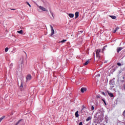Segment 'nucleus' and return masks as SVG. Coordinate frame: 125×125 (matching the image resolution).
I'll return each mask as SVG.
<instances>
[{
    "instance_id": "nucleus-15",
    "label": "nucleus",
    "mask_w": 125,
    "mask_h": 125,
    "mask_svg": "<svg viewBox=\"0 0 125 125\" xmlns=\"http://www.w3.org/2000/svg\"><path fill=\"white\" fill-rule=\"evenodd\" d=\"M88 63H89V61H87V62H85V63H84V65L85 66L86 65H87V64H88Z\"/></svg>"
},
{
    "instance_id": "nucleus-3",
    "label": "nucleus",
    "mask_w": 125,
    "mask_h": 125,
    "mask_svg": "<svg viewBox=\"0 0 125 125\" xmlns=\"http://www.w3.org/2000/svg\"><path fill=\"white\" fill-rule=\"evenodd\" d=\"M26 82H28V81H31V80H32V76H31V75L28 74L27 76H26Z\"/></svg>"
},
{
    "instance_id": "nucleus-32",
    "label": "nucleus",
    "mask_w": 125,
    "mask_h": 125,
    "mask_svg": "<svg viewBox=\"0 0 125 125\" xmlns=\"http://www.w3.org/2000/svg\"><path fill=\"white\" fill-rule=\"evenodd\" d=\"M21 70H22V68H21Z\"/></svg>"
},
{
    "instance_id": "nucleus-13",
    "label": "nucleus",
    "mask_w": 125,
    "mask_h": 125,
    "mask_svg": "<svg viewBox=\"0 0 125 125\" xmlns=\"http://www.w3.org/2000/svg\"><path fill=\"white\" fill-rule=\"evenodd\" d=\"M110 17L112 18V19H116V17L115 16H110Z\"/></svg>"
},
{
    "instance_id": "nucleus-8",
    "label": "nucleus",
    "mask_w": 125,
    "mask_h": 125,
    "mask_svg": "<svg viewBox=\"0 0 125 125\" xmlns=\"http://www.w3.org/2000/svg\"><path fill=\"white\" fill-rule=\"evenodd\" d=\"M68 15L70 18H73L74 16V14H69Z\"/></svg>"
},
{
    "instance_id": "nucleus-27",
    "label": "nucleus",
    "mask_w": 125,
    "mask_h": 125,
    "mask_svg": "<svg viewBox=\"0 0 125 125\" xmlns=\"http://www.w3.org/2000/svg\"><path fill=\"white\" fill-rule=\"evenodd\" d=\"M105 48H106V46H104V48H103V50H104Z\"/></svg>"
},
{
    "instance_id": "nucleus-2",
    "label": "nucleus",
    "mask_w": 125,
    "mask_h": 125,
    "mask_svg": "<svg viewBox=\"0 0 125 125\" xmlns=\"http://www.w3.org/2000/svg\"><path fill=\"white\" fill-rule=\"evenodd\" d=\"M100 51H101V50L100 49H97L96 51V57L97 58H99V57H100V56L99 55V53H100Z\"/></svg>"
},
{
    "instance_id": "nucleus-31",
    "label": "nucleus",
    "mask_w": 125,
    "mask_h": 125,
    "mask_svg": "<svg viewBox=\"0 0 125 125\" xmlns=\"http://www.w3.org/2000/svg\"><path fill=\"white\" fill-rule=\"evenodd\" d=\"M94 56H95V54H94Z\"/></svg>"
},
{
    "instance_id": "nucleus-28",
    "label": "nucleus",
    "mask_w": 125,
    "mask_h": 125,
    "mask_svg": "<svg viewBox=\"0 0 125 125\" xmlns=\"http://www.w3.org/2000/svg\"><path fill=\"white\" fill-rule=\"evenodd\" d=\"M102 94H103L104 95V96L106 95L105 94V93H104V92H102Z\"/></svg>"
},
{
    "instance_id": "nucleus-20",
    "label": "nucleus",
    "mask_w": 125,
    "mask_h": 125,
    "mask_svg": "<svg viewBox=\"0 0 125 125\" xmlns=\"http://www.w3.org/2000/svg\"><path fill=\"white\" fill-rule=\"evenodd\" d=\"M117 65L118 66H121V65H122V64H121V63H120V62H118V63H117Z\"/></svg>"
},
{
    "instance_id": "nucleus-25",
    "label": "nucleus",
    "mask_w": 125,
    "mask_h": 125,
    "mask_svg": "<svg viewBox=\"0 0 125 125\" xmlns=\"http://www.w3.org/2000/svg\"><path fill=\"white\" fill-rule=\"evenodd\" d=\"M103 101H104V102L105 105H107V104H106V102H105V101L103 100Z\"/></svg>"
},
{
    "instance_id": "nucleus-30",
    "label": "nucleus",
    "mask_w": 125,
    "mask_h": 125,
    "mask_svg": "<svg viewBox=\"0 0 125 125\" xmlns=\"http://www.w3.org/2000/svg\"><path fill=\"white\" fill-rule=\"evenodd\" d=\"M11 10H15V9H11Z\"/></svg>"
},
{
    "instance_id": "nucleus-21",
    "label": "nucleus",
    "mask_w": 125,
    "mask_h": 125,
    "mask_svg": "<svg viewBox=\"0 0 125 125\" xmlns=\"http://www.w3.org/2000/svg\"><path fill=\"white\" fill-rule=\"evenodd\" d=\"M21 120H20L18 121V122L17 123L16 125H18L19 124V123H20V122L21 121Z\"/></svg>"
},
{
    "instance_id": "nucleus-7",
    "label": "nucleus",
    "mask_w": 125,
    "mask_h": 125,
    "mask_svg": "<svg viewBox=\"0 0 125 125\" xmlns=\"http://www.w3.org/2000/svg\"><path fill=\"white\" fill-rule=\"evenodd\" d=\"M75 116L76 118H78L79 117V111H77L75 112Z\"/></svg>"
},
{
    "instance_id": "nucleus-23",
    "label": "nucleus",
    "mask_w": 125,
    "mask_h": 125,
    "mask_svg": "<svg viewBox=\"0 0 125 125\" xmlns=\"http://www.w3.org/2000/svg\"><path fill=\"white\" fill-rule=\"evenodd\" d=\"M20 87H23V83H21V86H20Z\"/></svg>"
},
{
    "instance_id": "nucleus-12",
    "label": "nucleus",
    "mask_w": 125,
    "mask_h": 125,
    "mask_svg": "<svg viewBox=\"0 0 125 125\" xmlns=\"http://www.w3.org/2000/svg\"><path fill=\"white\" fill-rule=\"evenodd\" d=\"M90 120H91V117H89L86 119V122H88V121H90Z\"/></svg>"
},
{
    "instance_id": "nucleus-10",
    "label": "nucleus",
    "mask_w": 125,
    "mask_h": 125,
    "mask_svg": "<svg viewBox=\"0 0 125 125\" xmlns=\"http://www.w3.org/2000/svg\"><path fill=\"white\" fill-rule=\"evenodd\" d=\"M108 95L110 96V97H114V95L112 93H108Z\"/></svg>"
},
{
    "instance_id": "nucleus-14",
    "label": "nucleus",
    "mask_w": 125,
    "mask_h": 125,
    "mask_svg": "<svg viewBox=\"0 0 125 125\" xmlns=\"http://www.w3.org/2000/svg\"><path fill=\"white\" fill-rule=\"evenodd\" d=\"M19 34H23V30H21L20 31H17Z\"/></svg>"
},
{
    "instance_id": "nucleus-18",
    "label": "nucleus",
    "mask_w": 125,
    "mask_h": 125,
    "mask_svg": "<svg viewBox=\"0 0 125 125\" xmlns=\"http://www.w3.org/2000/svg\"><path fill=\"white\" fill-rule=\"evenodd\" d=\"M26 3H27V4L29 5V7H31V4H30L28 2H26Z\"/></svg>"
},
{
    "instance_id": "nucleus-16",
    "label": "nucleus",
    "mask_w": 125,
    "mask_h": 125,
    "mask_svg": "<svg viewBox=\"0 0 125 125\" xmlns=\"http://www.w3.org/2000/svg\"><path fill=\"white\" fill-rule=\"evenodd\" d=\"M67 42L66 40H63L62 41H61L60 42Z\"/></svg>"
},
{
    "instance_id": "nucleus-19",
    "label": "nucleus",
    "mask_w": 125,
    "mask_h": 125,
    "mask_svg": "<svg viewBox=\"0 0 125 125\" xmlns=\"http://www.w3.org/2000/svg\"><path fill=\"white\" fill-rule=\"evenodd\" d=\"M91 110L92 111H93V110H94V106H93V105L91 106Z\"/></svg>"
},
{
    "instance_id": "nucleus-9",
    "label": "nucleus",
    "mask_w": 125,
    "mask_h": 125,
    "mask_svg": "<svg viewBox=\"0 0 125 125\" xmlns=\"http://www.w3.org/2000/svg\"><path fill=\"white\" fill-rule=\"evenodd\" d=\"M122 49H123V48H122V47H118L117 48V52H120V51H121V50H122Z\"/></svg>"
},
{
    "instance_id": "nucleus-29",
    "label": "nucleus",
    "mask_w": 125,
    "mask_h": 125,
    "mask_svg": "<svg viewBox=\"0 0 125 125\" xmlns=\"http://www.w3.org/2000/svg\"><path fill=\"white\" fill-rule=\"evenodd\" d=\"M21 64H23V59H22Z\"/></svg>"
},
{
    "instance_id": "nucleus-4",
    "label": "nucleus",
    "mask_w": 125,
    "mask_h": 125,
    "mask_svg": "<svg viewBox=\"0 0 125 125\" xmlns=\"http://www.w3.org/2000/svg\"><path fill=\"white\" fill-rule=\"evenodd\" d=\"M50 27L51 28V36H53L54 35V29H53V27H52V25H50Z\"/></svg>"
},
{
    "instance_id": "nucleus-11",
    "label": "nucleus",
    "mask_w": 125,
    "mask_h": 125,
    "mask_svg": "<svg viewBox=\"0 0 125 125\" xmlns=\"http://www.w3.org/2000/svg\"><path fill=\"white\" fill-rule=\"evenodd\" d=\"M4 118H5V116H3L0 118V123H1V121H2Z\"/></svg>"
},
{
    "instance_id": "nucleus-5",
    "label": "nucleus",
    "mask_w": 125,
    "mask_h": 125,
    "mask_svg": "<svg viewBox=\"0 0 125 125\" xmlns=\"http://www.w3.org/2000/svg\"><path fill=\"white\" fill-rule=\"evenodd\" d=\"M86 90H87V89L85 87H82L81 89V92H82V93H83V92H85Z\"/></svg>"
},
{
    "instance_id": "nucleus-26",
    "label": "nucleus",
    "mask_w": 125,
    "mask_h": 125,
    "mask_svg": "<svg viewBox=\"0 0 125 125\" xmlns=\"http://www.w3.org/2000/svg\"><path fill=\"white\" fill-rule=\"evenodd\" d=\"M116 32H117L115 30H114L113 31V33H116Z\"/></svg>"
},
{
    "instance_id": "nucleus-6",
    "label": "nucleus",
    "mask_w": 125,
    "mask_h": 125,
    "mask_svg": "<svg viewBox=\"0 0 125 125\" xmlns=\"http://www.w3.org/2000/svg\"><path fill=\"white\" fill-rule=\"evenodd\" d=\"M79 17V12H76L75 13V19H77Z\"/></svg>"
},
{
    "instance_id": "nucleus-24",
    "label": "nucleus",
    "mask_w": 125,
    "mask_h": 125,
    "mask_svg": "<svg viewBox=\"0 0 125 125\" xmlns=\"http://www.w3.org/2000/svg\"><path fill=\"white\" fill-rule=\"evenodd\" d=\"M79 125H83V122H80Z\"/></svg>"
},
{
    "instance_id": "nucleus-17",
    "label": "nucleus",
    "mask_w": 125,
    "mask_h": 125,
    "mask_svg": "<svg viewBox=\"0 0 125 125\" xmlns=\"http://www.w3.org/2000/svg\"><path fill=\"white\" fill-rule=\"evenodd\" d=\"M5 52H7V51H8V47H6L5 49Z\"/></svg>"
},
{
    "instance_id": "nucleus-1",
    "label": "nucleus",
    "mask_w": 125,
    "mask_h": 125,
    "mask_svg": "<svg viewBox=\"0 0 125 125\" xmlns=\"http://www.w3.org/2000/svg\"><path fill=\"white\" fill-rule=\"evenodd\" d=\"M38 7H39V9L40 10H42V11H45L46 12H47L48 11V10L44 8L43 6H39V5H37Z\"/></svg>"
},
{
    "instance_id": "nucleus-22",
    "label": "nucleus",
    "mask_w": 125,
    "mask_h": 125,
    "mask_svg": "<svg viewBox=\"0 0 125 125\" xmlns=\"http://www.w3.org/2000/svg\"><path fill=\"white\" fill-rule=\"evenodd\" d=\"M118 30H119V27H116L115 29L116 31L117 32V31H118Z\"/></svg>"
}]
</instances>
